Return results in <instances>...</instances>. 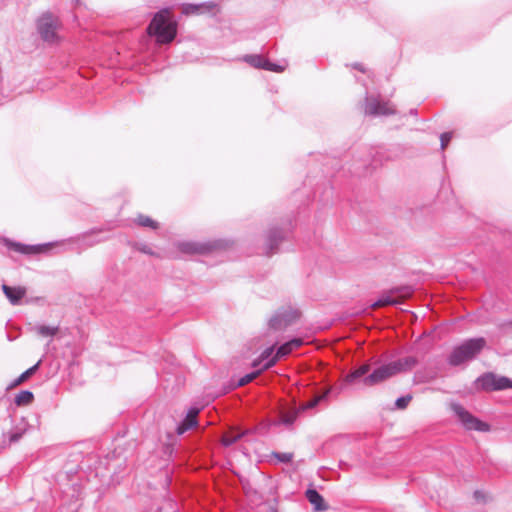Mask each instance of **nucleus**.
Segmentation results:
<instances>
[{"instance_id": "obj_28", "label": "nucleus", "mask_w": 512, "mask_h": 512, "mask_svg": "<svg viewBox=\"0 0 512 512\" xmlns=\"http://www.w3.org/2000/svg\"><path fill=\"white\" fill-rule=\"evenodd\" d=\"M274 350H275L274 345L264 349L263 352L260 354L259 359L255 360L253 362V367H257L260 363H262L261 369L264 370L263 369L264 364L267 363L270 359H272L274 357V355H275Z\"/></svg>"}, {"instance_id": "obj_27", "label": "nucleus", "mask_w": 512, "mask_h": 512, "mask_svg": "<svg viewBox=\"0 0 512 512\" xmlns=\"http://www.w3.org/2000/svg\"><path fill=\"white\" fill-rule=\"evenodd\" d=\"M241 60L257 69H261L262 67H264V57L259 54H246L241 58Z\"/></svg>"}, {"instance_id": "obj_25", "label": "nucleus", "mask_w": 512, "mask_h": 512, "mask_svg": "<svg viewBox=\"0 0 512 512\" xmlns=\"http://www.w3.org/2000/svg\"><path fill=\"white\" fill-rule=\"evenodd\" d=\"M34 394L30 390L20 391L14 398V403L17 406H26L32 403Z\"/></svg>"}, {"instance_id": "obj_21", "label": "nucleus", "mask_w": 512, "mask_h": 512, "mask_svg": "<svg viewBox=\"0 0 512 512\" xmlns=\"http://www.w3.org/2000/svg\"><path fill=\"white\" fill-rule=\"evenodd\" d=\"M391 363L395 367L396 374H398L399 372L412 369L417 364V359L413 356H408Z\"/></svg>"}, {"instance_id": "obj_20", "label": "nucleus", "mask_w": 512, "mask_h": 512, "mask_svg": "<svg viewBox=\"0 0 512 512\" xmlns=\"http://www.w3.org/2000/svg\"><path fill=\"white\" fill-rule=\"evenodd\" d=\"M248 433H249L248 430H245V431L230 430V431L224 433V435L221 438V443L223 446L229 447V446L233 445L234 443H236L237 441H239L240 439H242Z\"/></svg>"}, {"instance_id": "obj_3", "label": "nucleus", "mask_w": 512, "mask_h": 512, "mask_svg": "<svg viewBox=\"0 0 512 512\" xmlns=\"http://www.w3.org/2000/svg\"><path fill=\"white\" fill-rule=\"evenodd\" d=\"M486 340L483 337L470 338L455 346L447 358L451 366H459L471 361L483 350Z\"/></svg>"}, {"instance_id": "obj_43", "label": "nucleus", "mask_w": 512, "mask_h": 512, "mask_svg": "<svg viewBox=\"0 0 512 512\" xmlns=\"http://www.w3.org/2000/svg\"><path fill=\"white\" fill-rule=\"evenodd\" d=\"M507 325L511 326L512 327V321H510L509 323H507Z\"/></svg>"}, {"instance_id": "obj_5", "label": "nucleus", "mask_w": 512, "mask_h": 512, "mask_svg": "<svg viewBox=\"0 0 512 512\" xmlns=\"http://www.w3.org/2000/svg\"><path fill=\"white\" fill-rule=\"evenodd\" d=\"M293 228L290 219L285 220L281 226L271 225L266 233L265 254L270 256L278 252L279 244L288 238Z\"/></svg>"}, {"instance_id": "obj_34", "label": "nucleus", "mask_w": 512, "mask_h": 512, "mask_svg": "<svg viewBox=\"0 0 512 512\" xmlns=\"http://www.w3.org/2000/svg\"><path fill=\"white\" fill-rule=\"evenodd\" d=\"M259 373L260 371L258 370L244 375L238 380L237 386H245L246 384L250 383L254 378H256L259 375Z\"/></svg>"}, {"instance_id": "obj_31", "label": "nucleus", "mask_w": 512, "mask_h": 512, "mask_svg": "<svg viewBox=\"0 0 512 512\" xmlns=\"http://www.w3.org/2000/svg\"><path fill=\"white\" fill-rule=\"evenodd\" d=\"M98 230L96 229H92L90 230L89 232H86L80 236L77 237V240L78 241H82L86 246L88 247H91V246H94L95 244L101 242L102 240L100 239H96V240H91L89 239V236L96 233Z\"/></svg>"}, {"instance_id": "obj_22", "label": "nucleus", "mask_w": 512, "mask_h": 512, "mask_svg": "<svg viewBox=\"0 0 512 512\" xmlns=\"http://www.w3.org/2000/svg\"><path fill=\"white\" fill-rule=\"evenodd\" d=\"M370 366L368 364L362 365L352 371H350L345 376V382L348 384L355 383L358 379H363L366 377V374L369 372Z\"/></svg>"}, {"instance_id": "obj_38", "label": "nucleus", "mask_w": 512, "mask_h": 512, "mask_svg": "<svg viewBox=\"0 0 512 512\" xmlns=\"http://www.w3.org/2000/svg\"><path fill=\"white\" fill-rule=\"evenodd\" d=\"M139 250L145 254H149V255H153V251L152 249L148 246V245H141V247H139Z\"/></svg>"}, {"instance_id": "obj_6", "label": "nucleus", "mask_w": 512, "mask_h": 512, "mask_svg": "<svg viewBox=\"0 0 512 512\" xmlns=\"http://www.w3.org/2000/svg\"><path fill=\"white\" fill-rule=\"evenodd\" d=\"M452 412L458 417L461 424L467 430H474L479 432H489L491 427L487 422L480 420L479 418L472 415L459 403L451 404Z\"/></svg>"}, {"instance_id": "obj_18", "label": "nucleus", "mask_w": 512, "mask_h": 512, "mask_svg": "<svg viewBox=\"0 0 512 512\" xmlns=\"http://www.w3.org/2000/svg\"><path fill=\"white\" fill-rule=\"evenodd\" d=\"M306 498L313 506L314 512H322L328 510L329 506L325 502L324 498L313 488L307 489Z\"/></svg>"}, {"instance_id": "obj_41", "label": "nucleus", "mask_w": 512, "mask_h": 512, "mask_svg": "<svg viewBox=\"0 0 512 512\" xmlns=\"http://www.w3.org/2000/svg\"><path fill=\"white\" fill-rule=\"evenodd\" d=\"M417 110L416 109H410L409 111V114L412 115V116H416L417 115Z\"/></svg>"}, {"instance_id": "obj_35", "label": "nucleus", "mask_w": 512, "mask_h": 512, "mask_svg": "<svg viewBox=\"0 0 512 512\" xmlns=\"http://www.w3.org/2000/svg\"><path fill=\"white\" fill-rule=\"evenodd\" d=\"M473 496L477 503H486L492 499V497L488 493L482 490H476Z\"/></svg>"}, {"instance_id": "obj_7", "label": "nucleus", "mask_w": 512, "mask_h": 512, "mask_svg": "<svg viewBox=\"0 0 512 512\" xmlns=\"http://www.w3.org/2000/svg\"><path fill=\"white\" fill-rule=\"evenodd\" d=\"M475 384L483 391H502L512 388V379L487 372L479 376Z\"/></svg>"}, {"instance_id": "obj_36", "label": "nucleus", "mask_w": 512, "mask_h": 512, "mask_svg": "<svg viewBox=\"0 0 512 512\" xmlns=\"http://www.w3.org/2000/svg\"><path fill=\"white\" fill-rule=\"evenodd\" d=\"M272 456L275 457L279 462L288 463L292 460L293 454L286 452H273Z\"/></svg>"}, {"instance_id": "obj_42", "label": "nucleus", "mask_w": 512, "mask_h": 512, "mask_svg": "<svg viewBox=\"0 0 512 512\" xmlns=\"http://www.w3.org/2000/svg\"><path fill=\"white\" fill-rule=\"evenodd\" d=\"M94 477H95V478L100 477V475L98 474V472H96V473H95Z\"/></svg>"}, {"instance_id": "obj_15", "label": "nucleus", "mask_w": 512, "mask_h": 512, "mask_svg": "<svg viewBox=\"0 0 512 512\" xmlns=\"http://www.w3.org/2000/svg\"><path fill=\"white\" fill-rule=\"evenodd\" d=\"M200 408L192 406L188 409L185 418L177 425L176 432L178 435L184 434L191 428L198 425L197 417L200 413Z\"/></svg>"}, {"instance_id": "obj_24", "label": "nucleus", "mask_w": 512, "mask_h": 512, "mask_svg": "<svg viewBox=\"0 0 512 512\" xmlns=\"http://www.w3.org/2000/svg\"><path fill=\"white\" fill-rule=\"evenodd\" d=\"M406 149V146L402 144L391 145L386 151L385 160L391 161L403 157L406 153Z\"/></svg>"}, {"instance_id": "obj_11", "label": "nucleus", "mask_w": 512, "mask_h": 512, "mask_svg": "<svg viewBox=\"0 0 512 512\" xmlns=\"http://www.w3.org/2000/svg\"><path fill=\"white\" fill-rule=\"evenodd\" d=\"M221 246L220 241L214 242H195V241H184L178 244V249L184 253L189 255H206L212 252L213 250L219 248Z\"/></svg>"}, {"instance_id": "obj_9", "label": "nucleus", "mask_w": 512, "mask_h": 512, "mask_svg": "<svg viewBox=\"0 0 512 512\" xmlns=\"http://www.w3.org/2000/svg\"><path fill=\"white\" fill-rule=\"evenodd\" d=\"M57 28L58 18L50 12L42 14L37 20V31L45 42H54L57 39Z\"/></svg>"}, {"instance_id": "obj_12", "label": "nucleus", "mask_w": 512, "mask_h": 512, "mask_svg": "<svg viewBox=\"0 0 512 512\" xmlns=\"http://www.w3.org/2000/svg\"><path fill=\"white\" fill-rule=\"evenodd\" d=\"M82 459V453H70L61 470L57 472L55 480H71L79 472Z\"/></svg>"}, {"instance_id": "obj_19", "label": "nucleus", "mask_w": 512, "mask_h": 512, "mask_svg": "<svg viewBox=\"0 0 512 512\" xmlns=\"http://www.w3.org/2000/svg\"><path fill=\"white\" fill-rule=\"evenodd\" d=\"M2 290L12 305L20 304L22 298L26 295V289L20 286L14 287L3 284Z\"/></svg>"}, {"instance_id": "obj_10", "label": "nucleus", "mask_w": 512, "mask_h": 512, "mask_svg": "<svg viewBox=\"0 0 512 512\" xmlns=\"http://www.w3.org/2000/svg\"><path fill=\"white\" fill-rule=\"evenodd\" d=\"M56 244H57V242H48V243H43V244L29 245V244H23L20 242L10 240L8 238L4 239V245L9 250H13V251L23 254V255L46 254Z\"/></svg>"}, {"instance_id": "obj_14", "label": "nucleus", "mask_w": 512, "mask_h": 512, "mask_svg": "<svg viewBox=\"0 0 512 512\" xmlns=\"http://www.w3.org/2000/svg\"><path fill=\"white\" fill-rule=\"evenodd\" d=\"M303 344L304 340L299 337H294L289 341L281 344L277 348L274 357L264 364L263 369H269L273 367L279 359L289 355L294 349L301 347Z\"/></svg>"}, {"instance_id": "obj_4", "label": "nucleus", "mask_w": 512, "mask_h": 512, "mask_svg": "<svg viewBox=\"0 0 512 512\" xmlns=\"http://www.w3.org/2000/svg\"><path fill=\"white\" fill-rule=\"evenodd\" d=\"M301 313L291 306L278 308L268 319V329L273 332H281L297 322Z\"/></svg>"}, {"instance_id": "obj_40", "label": "nucleus", "mask_w": 512, "mask_h": 512, "mask_svg": "<svg viewBox=\"0 0 512 512\" xmlns=\"http://www.w3.org/2000/svg\"><path fill=\"white\" fill-rule=\"evenodd\" d=\"M78 480H79V481H82V480H91V476L89 475V476H87V477H86V479H84V477H83L82 475H79V476H78Z\"/></svg>"}, {"instance_id": "obj_13", "label": "nucleus", "mask_w": 512, "mask_h": 512, "mask_svg": "<svg viewBox=\"0 0 512 512\" xmlns=\"http://www.w3.org/2000/svg\"><path fill=\"white\" fill-rule=\"evenodd\" d=\"M396 375L395 367L392 363L384 364L376 368L372 373L363 378V384L365 386H374L379 384L386 379Z\"/></svg>"}, {"instance_id": "obj_26", "label": "nucleus", "mask_w": 512, "mask_h": 512, "mask_svg": "<svg viewBox=\"0 0 512 512\" xmlns=\"http://www.w3.org/2000/svg\"><path fill=\"white\" fill-rule=\"evenodd\" d=\"M33 331H35L39 336L42 337H53L58 331V326H47V325H36L33 327Z\"/></svg>"}, {"instance_id": "obj_8", "label": "nucleus", "mask_w": 512, "mask_h": 512, "mask_svg": "<svg viewBox=\"0 0 512 512\" xmlns=\"http://www.w3.org/2000/svg\"><path fill=\"white\" fill-rule=\"evenodd\" d=\"M362 108L365 115L372 117L396 114V109L389 102L381 101L378 97L370 96L367 93Z\"/></svg>"}, {"instance_id": "obj_16", "label": "nucleus", "mask_w": 512, "mask_h": 512, "mask_svg": "<svg viewBox=\"0 0 512 512\" xmlns=\"http://www.w3.org/2000/svg\"><path fill=\"white\" fill-rule=\"evenodd\" d=\"M216 6V3L213 1H206L198 4L187 3L182 6V13L185 15H201L212 12Z\"/></svg>"}, {"instance_id": "obj_1", "label": "nucleus", "mask_w": 512, "mask_h": 512, "mask_svg": "<svg viewBox=\"0 0 512 512\" xmlns=\"http://www.w3.org/2000/svg\"><path fill=\"white\" fill-rule=\"evenodd\" d=\"M147 32L156 38L157 43L169 44L177 35V22L165 8L155 13L147 27Z\"/></svg>"}, {"instance_id": "obj_30", "label": "nucleus", "mask_w": 512, "mask_h": 512, "mask_svg": "<svg viewBox=\"0 0 512 512\" xmlns=\"http://www.w3.org/2000/svg\"><path fill=\"white\" fill-rule=\"evenodd\" d=\"M135 222L139 225V226H142V227H149L151 229H157L158 228V223L153 220L152 218H150L149 216H146V215H143V214H139L137 216V218L135 219Z\"/></svg>"}, {"instance_id": "obj_39", "label": "nucleus", "mask_w": 512, "mask_h": 512, "mask_svg": "<svg viewBox=\"0 0 512 512\" xmlns=\"http://www.w3.org/2000/svg\"><path fill=\"white\" fill-rule=\"evenodd\" d=\"M352 67H353L354 69H356V70H358V71L362 72V73H365V72H366L365 67L363 66V64H362V63H353V64H352Z\"/></svg>"}, {"instance_id": "obj_2", "label": "nucleus", "mask_w": 512, "mask_h": 512, "mask_svg": "<svg viewBox=\"0 0 512 512\" xmlns=\"http://www.w3.org/2000/svg\"><path fill=\"white\" fill-rule=\"evenodd\" d=\"M329 394L330 389H327L323 393L314 396L312 399L303 403L299 407L294 405L282 407L279 417L274 419L270 425L275 427L281 425H284L287 428L292 427L301 412L317 407L320 402L325 401L328 398Z\"/></svg>"}, {"instance_id": "obj_17", "label": "nucleus", "mask_w": 512, "mask_h": 512, "mask_svg": "<svg viewBox=\"0 0 512 512\" xmlns=\"http://www.w3.org/2000/svg\"><path fill=\"white\" fill-rule=\"evenodd\" d=\"M29 428L30 425L25 418L22 417L19 420H15L14 425L8 432L9 442H18L23 437V435L29 430Z\"/></svg>"}, {"instance_id": "obj_29", "label": "nucleus", "mask_w": 512, "mask_h": 512, "mask_svg": "<svg viewBox=\"0 0 512 512\" xmlns=\"http://www.w3.org/2000/svg\"><path fill=\"white\" fill-rule=\"evenodd\" d=\"M40 362L41 361H38L35 365L31 366L30 368H28L26 371H24L18 378H16L9 387H14V386H17L19 384H21L22 382L26 381L28 378H30L33 374L36 373V371L38 370L39 368V365H40Z\"/></svg>"}, {"instance_id": "obj_33", "label": "nucleus", "mask_w": 512, "mask_h": 512, "mask_svg": "<svg viewBox=\"0 0 512 512\" xmlns=\"http://www.w3.org/2000/svg\"><path fill=\"white\" fill-rule=\"evenodd\" d=\"M411 400H412L411 394H406V395L398 397L395 401V409H399V410L405 409L409 405Z\"/></svg>"}, {"instance_id": "obj_23", "label": "nucleus", "mask_w": 512, "mask_h": 512, "mask_svg": "<svg viewBox=\"0 0 512 512\" xmlns=\"http://www.w3.org/2000/svg\"><path fill=\"white\" fill-rule=\"evenodd\" d=\"M392 291L388 294H384L377 301L372 303L370 307L372 309H376L383 306H395L401 303V300L397 297H394L392 294Z\"/></svg>"}, {"instance_id": "obj_37", "label": "nucleus", "mask_w": 512, "mask_h": 512, "mask_svg": "<svg viewBox=\"0 0 512 512\" xmlns=\"http://www.w3.org/2000/svg\"><path fill=\"white\" fill-rule=\"evenodd\" d=\"M452 139V133L451 132H444L440 135V147H441V150H444L449 142L451 141Z\"/></svg>"}, {"instance_id": "obj_32", "label": "nucleus", "mask_w": 512, "mask_h": 512, "mask_svg": "<svg viewBox=\"0 0 512 512\" xmlns=\"http://www.w3.org/2000/svg\"><path fill=\"white\" fill-rule=\"evenodd\" d=\"M263 66L264 67H262L261 69L266 70V71H272V72H277V73L284 71L283 66L276 64V63H272L269 59H267L265 57H264Z\"/></svg>"}]
</instances>
